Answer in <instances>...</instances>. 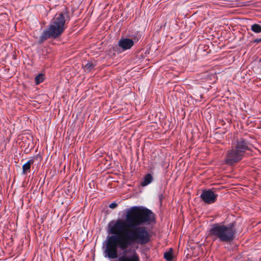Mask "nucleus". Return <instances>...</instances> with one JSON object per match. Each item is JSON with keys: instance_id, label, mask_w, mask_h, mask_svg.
Segmentation results:
<instances>
[{"instance_id": "1", "label": "nucleus", "mask_w": 261, "mask_h": 261, "mask_svg": "<svg viewBox=\"0 0 261 261\" xmlns=\"http://www.w3.org/2000/svg\"><path fill=\"white\" fill-rule=\"evenodd\" d=\"M125 221L118 219L112 225L111 233L106 244L105 256L114 259L118 257L117 248L123 250L118 261H140L135 250H126L133 244L144 245L151 239L149 230L143 225H149L155 220L154 214L149 209L133 206L127 211Z\"/></svg>"}, {"instance_id": "2", "label": "nucleus", "mask_w": 261, "mask_h": 261, "mask_svg": "<svg viewBox=\"0 0 261 261\" xmlns=\"http://www.w3.org/2000/svg\"><path fill=\"white\" fill-rule=\"evenodd\" d=\"M237 230L235 223L228 224L216 223L212 225L208 235L214 241H218L223 243H230L235 238Z\"/></svg>"}, {"instance_id": "3", "label": "nucleus", "mask_w": 261, "mask_h": 261, "mask_svg": "<svg viewBox=\"0 0 261 261\" xmlns=\"http://www.w3.org/2000/svg\"><path fill=\"white\" fill-rule=\"evenodd\" d=\"M67 12H63L56 14L47 29L42 34L41 38L44 40L48 38H56L61 35L65 29V22L68 19Z\"/></svg>"}, {"instance_id": "4", "label": "nucleus", "mask_w": 261, "mask_h": 261, "mask_svg": "<svg viewBox=\"0 0 261 261\" xmlns=\"http://www.w3.org/2000/svg\"><path fill=\"white\" fill-rule=\"evenodd\" d=\"M250 146L246 140L240 139L237 141L234 146L228 150L226 154L225 162L229 165H232L243 158L247 150H250Z\"/></svg>"}, {"instance_id": "5", "label": "nucleus", "mask_w": 261, "mask_h": 261, "mask_svg": "<svg viewBox=\"0 0 261 261\" xmlns=\"http://www.w3.org/2000/svg\"><path fill=\"white\" fill-rule=\"evenodd\" d=\"M218 195L211 190H204L200 195L201 199L207 204L214 203L217 199Z\"/></svg>"}, {"instance_id": "6", "label": "nucleus", "mask_w": 261, "mask_h": 261, "mask_svg": "<svg viewBox=\"0 0 261 261\" xmlns=\"http://www.w3.org/2000/svg\"><path fill=\"white\" fill-rule=\"evenodd\" d=\"M134 44V41L127 38H122L118 42V45L122 51L130 49Z\"/></svg>"}, {"instance_id": "7", "label": "nucleus", "mask_w": 261, "mask_h": 261, "mask_svg": "<svg viewBox=\"0 0 261 261\" xmlns=\"http://www.w3.org/2000/svg\"><path fill=\"white\" fill-rule=\"evenodd\" d=\"M34 160H29L22 166V173L25 174L30 172L31 166L34 163Z\"/></svg>"}, {"instance_id": "8", "label": "nucleus", "mask_w": 261, "mask_h": 261, "mask_svg": "<svg viewBox=\"0 0 261 261\" xmlns=\"http://www.w3.org/2000/svg\"><path fill=\"white\" fill-rule=\"evenodd\" d=\"M153 180V177L150 173L147 174L144 177L143 181L141 182V185L143 187L146 186L150 184Z\"/></svg>"}, {"instance_id": "9", "label": "nucleus", "mask_w": 261, "mask_h": 261, "mask_svg": "<svg viewBox=\"0 0 261 261\" xmlns=\"http://www.w3.org/2000/svg\"><path fill=\"white\" fill-rule=\"evenodd\" d=\"M251 30L255 33H261V25L258 24H253L251 26Z\"/></svg>"}, {"instance_id": "10", "label": "nucleus", "mask_w": 261, "mask_h": 261, "mask_svg": "<svg viewBox=\"0 0 261 261\" xmlns=\"http://www.w3.org/2000/svg\"><path fill=\"white\" fill-rule=\"evenodd\" d=\"M44 80V75L43 74H39L37 75L35 78V82L36 85H38L42 83Z\"/></svg>"}, {"instance_id": "11", "label": "nucleus", "mask_w": 261, "mask_h": 261, "mask_svg": "<svg viewBox=\"0 0 261 261\" xmlns=\"http://www.w3.org/2000/svg\"><path fill=\"white\" fill-rule=\"evenodd\" d=\"M95 66V65L92 62H88L85 65V70L90 71Z\"/></svg>"}, {"instance_id": "12", "label": "nucleus", "mask_w": 261, "mask_h": 261, "mask_svg": "<svg viewBox=\"0 0 261 261\" xmlns=\"http://www.w3.org/2000/svg\"><path fill=\"white\" fill-rule=\"evenodd\" d=\"M164 258L168 261H171L172 259V253L171 251H168L165 253Z\"/></svg>"}, {"instance_id": "13", "label": "nucleus", "mask_w": 261, "mask_h": 261, "mask_svg": "<svg viewBox=\"0 0 261 261\" xmlns=\"http://www.w3.org/2000/svg\"><path fill=\"white\" fill-rule=\"evenodd\" d=\"M118 204L116 202H112L109 205V207L112 209L115 208Z\"/></svg>"}, {"instance_id": "14", "label": "nucleus", "mask_w": 261, "mask_h": 261, "mask_svg": "<svg viewBox=\"0 0 261 261\" xmlns=\"http://www.w3.org/2000/svg\"><path fill=\"white\" fill-rule=\"evenodd\" d=\"M254 42L257 43L261 42V38L255 39Z\"/></svg>"}, {"instance_id": "15", "label": "nucleus", "mask_w": 261, "mask_h": 261, "mask_svg": "<svg viewBox=\"0 0 261 261\" xmlns=\"http://www.w3.org/2000/svg\"><path fill=\"white\" fill-rule=\"evenodd\" d=\"M259 62H261V58H260V59H259Z\"/></svg>"}]
</instances>
